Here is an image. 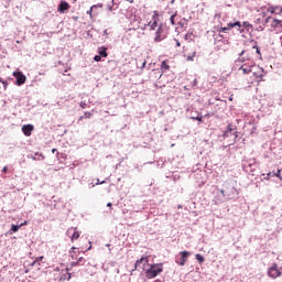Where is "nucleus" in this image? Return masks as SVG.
Masks as SVG:
<instances>
[{"label":"nucleus","mask_w":282,"mask_h":282,"mask_svg":"<svg viewBox=\"0 0 282 282\" xmlns=\"http://www.w3.org/2000/svg\"><path fill=\"white\" fill-rule=\"evenodd\" d=\"M56 151H57V150H56L55 148L52 149V153H56Z\"/></svg>","instance_id":"nucleus-43"},{"label":"nucleus","mask_w":282,"mask_h":282,"mask_svg":"<svg viewBox=\"0 0 282 282\" xmlns=\"http://www.w3.org/2000/svg\"><path fill=\"white\" fill-rule=\"evenodd\" d=\"M20 228H22V226H28V220H25L24 223H22L21 225H19Z\"/></svg>","instance_id":"nucleus-38"},{"label":"nucleus","mask_w":282,"mask_h":282,"mask_svg":"<svg viewBox=\"0 0 282 282\" xmlns=\"http://www.w3.org/2000/svg\"><path fill=\"white\" fill-rule=\"evenodd\" d=\"M98 54L102 58H107V56H109V53H107V47H105V46H101L98 48Z\"/></svg>","instance_id":"nucleus-15"},{"label":"nucleus","mask_w":282,"mask_h":282,"mask_svg":"<svg viewBox=\"0 0 282 282\" xmlns=\"http://www.w3.org/2000/svg\"><path fill=\"white\" fill-rule=\"evenodd\" d=\"M74 250H76V247H72L70 254H72V252H74Z\"/></svg>","instance_id":"nucleus-41"},{"label":"nucleus","mask_w":282,"mask_h":282,"mask_svg":"<svg viewBox=\"0 0 282 282\" xmlns=\"http://www.w3.org/2000/svg\"><path fill=\"white\" fill-rule=\"evenodd\" d=\"M94 8H97V6L94 4V6L87 11V14H89V17H91V12H94Z\"/></svg>","instance_id":"nucleus-27"},{"label":"nucleus","mask_w":282,"mask_h":282,"mask_svg":"<svg viewBox=\"0 0 282 282\" xmlns=\"http://www.w3.org/2000/svg\"><path fill=\"white\" fill-rule=\"evenodd\" d=\"M107 206H108V208H111V203H108Z\"/></svg>","instance_id":"nucleus-44"},{"label":"nucleus","mask_w":282,"mask_h":282,"mask_svg":"<svg viewBox=\"0 0 282 282\" xmlns=\"http://www.w3.org/2000/svg\"><path fill=\"white\" fill-rule=\"evenodd\" d=\"M33 131H34V126L32 124L22 126V132L24 133V135H26V138H30Z\"/></svg>","instance_id":"nucleus-10"},{"label":"nucleus","mask_w":282,"mask_h":282,"mask_svg":"<svg viewBox=\"0 0 282 282\" xmlns=\"http://www.w3.org/2000/svg\"><path fill=\"white\" fill-rule=\"evenodd\" d=\"M98 184H105V181L100 182V180L97 178L96 186H98Z\"/></svg>","instance_id":"nucleus-37"},{"label":"nucleus","mask_w":282,"mask_h":282,"mask_svg":"<svg viewBox=\"0 0 282 282\" xmlns=\"http://www.w3.org/2000/svg\"><path fill=\"white\" fill-rule=\"evenodd\" d=\"M172 3H175V0H172Z\"/></svg>","instance_id":"nucleus-47"},{"label":"nucleus","mask_w":282,"mask_h":282,"mask_svg":"<svg viewBox=\"0 0 282 282\" xmlns=\"http://www.w3.org/2000/svg\"><path fill=\"white\" fill-rule=\"evenodd\" d=\"M265 23H268V19L265 20Z\"/></svg>","instance_id":"nucleus-49"},{"label":"nucleus","mask_w":282,"mask_h":282,"mask_svg":"<svg viewBox=\"0 0 282 282\" xmlns=\"http://www.w3.org/2000/svg\"><path fill=\"white\" fill-rule=\"evenodd\" d=\"M159 19H160V13H158V11H154L152 15V22H149L148 24L150 30H155V28H158Z\"/></svg>","instance_id":"nucleus-9"},{"label":"nucleus","mask_w":282,"mask_h":282,"mask_svg":"<svg viewBox=\"0 0 282 282\" xmlns=\"http://www.w3.org/2000/svg\"><path fill=\"white\" fill-rule=\"evenodd\" d=\"M67 237H69L72 242H75L76 240L80 239V231L76 227H70L66 231Z\"/></svg>","instance_id":"nucleus-2"},{"label":"nucleus","mask_w":282,"mask_h":282,"mask_svg":"<svg viewBox=\"0 0 282 282\" xmlns=\"http://www.w3.org/2000/svg\"><path fill=\"white\" fill-rule=\"evenodd\" d=\"M20 228H21V226H19V225H12V226H11V230H12L13 232H19Z\"/></svg>","instance_id":"nucleus-21"},{"label":"nucleus","mask_w":282,"mask_h":282,"mask_svg":"<svg viewBox=\"0 0 282 282\" xmlns=\"http://www.w3.org/2000/svg\"><path fill=\"white\" fill-rule=\"evenodd\" d=\"M230 135H234L235 140H237V131L232 129V124L228 126L227 131L224 133V138H230Z\"/></svg>","instance_id":"nucleus-11"},{"label":"nucleus","mask_w":282,"mask_h":282,"mask_svg":"<svg viewBox=\"0 0 282 282\" xmlns=\"http://www.w3.org/2000/svg\"><path fill=\"white\" fill-rule=\"evenodd\" d=\"M162 272H164L162 264H151L148 269H145V276L147 279H155V276Z\"/></svg>","instance_id":"nucleus-1"},{"label":"nucleus","mask_w":282,"mask_h":282,"mask_svg":"<svg viewBox=\"0 0 282 282\" xmlns=\"http://www.w3.org/2000/svg\"><path fill=\"white\" fill-rule=\"evenodd\" d=\"M161 69L162 72H169V69H171V66L169 65V61H163L161 63Z\"/></svg>","instance_id":"nucleus-16"},{"label":"nucleus","mask_w":282,"mask_h":282,"mask_svg":"<svg viewBox=\"0 0 282 282\" xmlns=\"http://www.w3.org/2000/svg\"><path fill=\"white\" fill-rule=\"evenodd\" d=\"M268 274L271 279H279L282 274V268L279 269V265L272 264L268 270Z\"/></svg>","instance_id":"nucleus-3"},{"label":"nucleus","mask_w":282,"mask_h":282,"mask_svg":"<svg viewBox=\"0 0 282 282\" xmlns=\"http://www.w3.org/2000/svg\"><path fill=\"white\" fill-rule=\"evenodd\" d=\"M175 17H177V14H173L171 18H170V21H171V24L172 25H175Z\"/></svg>","instance_id":"nucleus-25"},{"label":"nucleus","mask_w":282,"mask_h":282,"mask_svg":"<svg viewBox=\"0 0 282 282\" xmlns=\"http://www.w3.org/2000/svg\"><path fill=\"white\" fill-rule=\"evenodd\" d=\"M192 120H198V122H203V118L202 117H192Z\"/></svg>","instance_id":"nucleus-29"},{"label":"nucleus","mask_w":282,"mask_h":282,"mask_svg":"<svg viewBox=\"0 0 282 282\" xmlns=\"http://www.w3.org/2000/svg\"><path fill=\"white\" fill-rule=\"evenodd\" d=\"M270 177H272V172H269V173L267 174V176H264L263 180L268 181V180H270Z\"/></svg>","instance_id":"nucleus-30"},{"label":"nucleus","mask_w":282,"mask_h":282,"mask_svg":"<svg viewBox=\"0 0 282 282\" xmlns=\"http://www.w3.org/2000/svg\"><path fill=\"white\" fill-rule=\"evenodd\" d=\"M281 23H282L281 20L274 19L271 25H272L273 28H279V25H281Z\"/></svg>","instance_id":"nucleus-18"},{"label":"nucleus","mask_w":282,"mask_h":282,"mask_svg":"<svg viewBox=\"0 0 282 282\" xmlns=\"http://www.w3.org/2000/svg\"><path fill=\"white\" fill-rule=\"evenodd\" d=\"M67 276V281H69V279H72V273H66Z\"/></svg>","instance_id":"nucleus-40"},{"label":"nucleus","mask_w":282,"mask_h":282,"mask_svg":"<svg viewBox=\"0 0 282 282\" xmlns=\"http://www.w3.org/2000/svg\"><path fill=\"white\" fill-rule=\"evenodd\" d=\"M79 120H83V117H80Z\"/></svg>","instance_id":"nucleus-48"},{"label":"nucleus","mask_w":282,"mask_h":282,"mask_svg":"<svg viewBox=\"0 0 282 282\" xmlns=\"http://www.w3.org/2000/svg\"><path fill=\"white\" fill-rule=\"evenodd\" d=\"M252 67H254V62L248 59L247 63L242 64V65L238 68V72H242V74H250V72H252Z\"/></svg>","instance_id":"nucleus-5"},{"label":"nucleus","mask_w":282,"mask_h":282,"mask_svg":"<svg viewBox=\"0 0 282 282\" xmlns=\"http://www.w3.org/2000/svg\"><path fill=\"white\" fill-rule=\"evenodd\" d=\"M79 107H82V109H87V104L85 101H82L79 104Z\"/></svg>","instance_id":"nucleus-28"},{"label":"nucleus","mask_w":282,"mask_h":282,"mask_svg":"<svg viewBox=\"0 0 282 282\" xmlns=\"http://www.w3.org/2000/svg\"><path fill=\"white\" fill-rule=\"evenodd\" d=\"M253 48L256 50L257 54H261V50H259L258 46H253Z\"/></svg>","instance_id":"nucleus-34"},{"label":"nucleus","mask_w":282,"mask_h":282,"mask_svg":"<svg viewBox=\"0 0 282 282\" xmlns=\"http://www.w3.org/2000/svg\"><path fill=\"white\" fill-rule=\"evenodd\" d=\"M129 1V3H133V0H128Z\"/></svg>","instance_id":"nucleus-46"},{"label":"nucleus","mask_w":282,"mask_h":282,"mask_svg":"<svg viewBox=\"0 0 282 282\" xmlns=\"http://www.w3.org/2000/svg\"><path fill=\"white\" fill-rule=\"evenodd\" d=\"M2 173H8V166H4V167L2 169Z\"/></svg>","instance_id":"nucleus-39"},{"label":"nucleus","mask_w":282,"mask_h":282,"mask_svg":"<svg viewBox=\"0 0 282 282\" xmlns=\"http://www.w3.org/2000/svg\"><path fill=\"white\" fill-rule=\"evenodd\" d=\"M164 39H166V33L164 32V28L160 25L154 35V43H162Z\"/></svg>","instance_id":"nucleus-4"},{"label":"nucleus","mask_w":282,"mask_h":282,"mask_svg":"<svg viewBox=\"0 0 282 282\" xmlns=\"http://www.w3.org/2000/svg\"><path fill=\"white\" fill-rule=\"evenodd\" d=\"M58 12H61V14H64V12H67V10H69V4L65 1H62L57 8Z\"/></svg>","instance_id":"nucleus-12"},{"label":"nucleus","mask_w":282,"mask_h":282,"mask_svg":"<svg viewBox=\"0 0 282 282\" xmlns=\"http://www.w3.org/2000/svg\"><path fill=\"white\" fill-rule=\"evenodd\" d=\"M78 265V262H72V267Z\"/></svg>","instance_id":"nucleus-42"},{"label":"nucleus","mask_w":282,"mask_h":282,"mask_svg":"<svg viewBox=\"0 0 282 282\" xmlns=\"http://www.w3.org/2000/svg\"><path fill=\"white\" fill-rule=\"evenodd\" d=\"M242 25H243L245 28H252V24H250L249 22H243Z\"/></svg>","instance_id":"nucleus-31"},{"label":"nucleus","mask_w":282,"mask_h":282,"mask_svg":"<svg viewBox=\"0 0 282 282\" xmlns=\"http://www.w3.org/2000/svg\"><path fill=\"white\" fill-rule=\"evenodd\" d=\"M229 30L231 29H228V26H221L220 29H218V32H229Z\"/></svg>","instance_id":"nucleus-24"},{"label":"nucleus","mask_w":282,"mask_h":282,"mask_svg":"<svg viewBox=\"0 0 282 282\" xmlns=\"http://www.w3.org/2000/svg\"><path fill=\"white\" fill-rule=\"evenodd\" d=\"M91 116H93L91 112H85L84 113V118H91Z\"/></svg>","instance_id":"nucleus-32"},{"label":"nucleus","mask_w":282,"mask_h":282,"mask_svg":"<svg viewBox=\"0 0 282 282\" xmlns=\"http://www.w3.org/2000/svg\"><path fill=\"white\" fill-rule=\"evenodd\" d=\"M144 67H147V61H143V63L141 65V69H144Z\"/></svg>","instance_id":"nucleus-35"},{"label":"nucleus","mask_w":282,"mask_h":282,"mask_svg":"<svg viewBox=\"0 0 282 282\" xmlns=\"http://www.w3.org/2000/svg\"><path fill=\"white\" fill-rule=\"evenodd\" d=\"M195 257L198 260V263H204V261H205L204 256L197 253Z\"/></svg>","instance_id":"nucleus-20"},{"label":"nucleus","mask_w":282,"mask_h":282,"mask_svg":"<svg viewBox=\"0 0 282 282\" xmlns=\"http://www.w3.org/2000/svg\"><path fill=\"white\" fill-rule=\"evenodd\" d=\"M176 41V47H182V43H180V41L175 40Z\"/></svg>","instance_id":"nucleus-36"},{"label":"nucleus","mask_w":282,"mask_h":282,"mask_svg":"<svg viewBox=\"0 0 282 282\" xmlns=\"http://www.w3.org/2000/svg\"><path fill=\"white\" fill-rule=\"evenodd\" d=\"M196 52L195 51H193V53L191 54V55H187L186 57H187V61H193L194 58H195V56H196Z\"/></svg>","instance_id":"nucleus-22"},{"label":"nucleus","mask_w":282,"mask_h":282,"mask_svg":"<svg viewBox=\"0 0 282 282\" xmlns=\"http://www.w3.org/2000/svg\"><path fill=\"white\" fill-rule=\"evenodd\" d=\"M154 78H162V72L160 69H153Z\"/></svg>","instance_id":"nucleus-17"},{"label":"nucleus","mask_w":282,"mask_h":282,"mask_svg":"<svg viewBox=\"0 0 282 282\" xmlns=\"http://www.w3.org/2000/svg\"><path fill=\"white\" fill-rule=\"evenodd\" d=\"M181 258H176L177 265H186V261H188V257H191V252L188 251H181Z\"/></svg>","instance_id":"nucleus-7"},{"label":"nucleus","mask_w":282,"mask_h":282,"mask_svg":"<svg viewBox=\"0 0 282 282\" xmlns=\"http://www.w3.org/2000/svg\"><path fill=\"white\" fill-rule=\"evenodd\" d=\"M135 268H142V270L144 272H147V270H149V268H151V265H149V257H143V258L137 260Z\"/></svg>","instance_id":"nucleus-6"},{"label":"nucleus","mask_w":282,"mask_h":282,"mask_svg":"<svg viewBox=\"0 0 282 282\" xmlns=\"http://www.w3.org/2000/svg\"><path fill=\"white\" fill-rule=\"evenodd\" d=\"M243 54H245V51H242V52L240 53V56H243Z\"/></svg>","instance_id":"nucleus-45"},{"label":"nucleus","mask_w":282,"mask_h":282,"mask_svg":"<svg viewBox=\"0 0 282 282\" xmlns=\"http://www.w3.org/2000/svg\"><path fill=\"white\" fill-rule=\"evenodd\" d=\"M94 61H96V63H100V61H102V56L101 55H96L94 57Z\"/></svg>","instance_id":"nucleus-26"},{"label":"nucleus","mask_w":282,"mask_h":282,"mask_svg":"<svg viewBox=\"0 0 282 282\" xmlns=\"http://www.w3.org/2000/svg\"><path fill=\"white\" fill-rule=\"evenodd\" d=\"M273 177H279L282 182L281 170H278L276 173H273Z\"/></svg>","instance_id":"nucleus-23"},{"label":"nucleus","mask_w":282,"mask_h":282,"mask_svg":"<svg viewBox=\"0 0 282 282\" xmlns=\"http://www.w3.org/2000/svg\"><path fill=\"white\" fill-rule=\"evenodd\" d=\"M43 259H44V257H43V256H41V257L36 258V260L33 262V265H34V263H36L37 261H43Z\"/></svg>","instance_id":"nucleus-33"},{"label":"nucleus","mask_w":282,"mask_h":282,"mask_svg":"<svg viewBox=\"0 0 282 282\" xmlns=\"http://www.w3.org/2000/svg\"><path fill=\"white\" fill-rule=\"evenodd\" d=\"M13 76L17 79L15 85H18V87H21V85H25V80H28V78L25 77V75H23L22 72H14Z\"/></svg>","instance_id":"nucleus-8"},{"label":"nucleus","mask_w":282,"mask_h":282,"mask_svg":"<svg viewBox=\"0 0 282 282\" xmlns=\"http://www.w3.org/2000/svg\"><path fill=\"white\" fill-rule=\"evenodd\" d=\"M268 12L271 14H281L282 13V7H270L268 9Z\"/></svg>","instance_id":"nucleus-14"},{"label":"nucleus","mask_w":282,"mask_h":282,"mask_svg":"<svg viewBox=\"0 0 282 282\" xmlns=\"http://www.w3.org/2000/svg\"><path fill=\"white\" fill-rule=\"evenodd\" d=\"M253 76H256L257 83H261V80H263V75L262 74L258 75L257 73H253Z\"/></svg>","instance_id":"nucleus-19"},{"label":"nucleus","mask_w":282,"mask_h":282,"mask_svg":"<svg viewBox=\"0 0 282 282\" xmlns=\"http://www.w3.org/2000/svg\"><path fill=\"white\" fill-rule=\"evenodd\" d=\"M232 28H238L239 32H243V30H241L242 25L239 21L236 22H229L227 24V30H232Z\"/></svg>","instance_id":"nucleus-13"}]
</instances>
